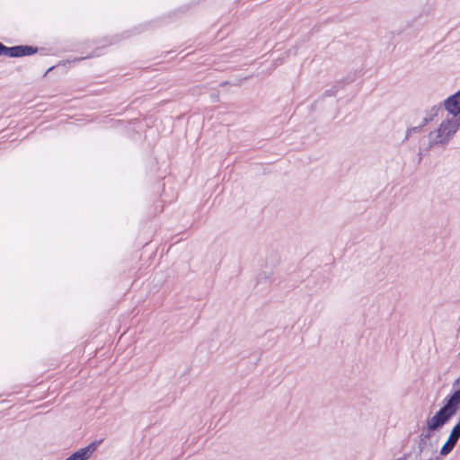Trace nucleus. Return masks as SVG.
<instances>
[{
  "label": "nucleus",
  "mask_w": 460,
  "mask_h": 460,
  "mask_svg": "<svg viewBox=\"0 0 460 460\" xmlns=\"http://www.w3.org/2000/svg\"><path fill=\"white\" fill-rule=\"evenodd\" d=\"M443 106L448 115L460 118V90L445 99Z\"/></svg>",
  "instance_id": "39448f33"
},
{
  "label": "nucleus",
  "mask_w": 460,
  "mask_h": 460,
  "mask_svg": "<svg viewBox=\"0 0 460 460\" xmlns=\"http://www.w3.org/2000/svg\"><path fill=\"white\" fill-rule=\"evenodd\" d=\"M424 126H422V122L419 126L411 127L406 130V136L405 138L408 139L412 134L420 132L421 128Z\"/></svg>",
  "instance_id": "1a4fd4ad"
},
{
  "label": "nucleus",
  "mask_w": 460,
  "mask_h": 460,
  "mask_svg": "<svg viewBox=\"0 0 460 460\" xmlns=\"http://www.w3.org/2000/svg\"><path fill=\"white\" fill-rule=\"evenodd\" d=\"M407 458H408V455H403L402 456H401L395 460H407Z\"/></svg>",
  "instance_id": "9d476101"
},
{
  "label": "nucleus",
  "mask_w": 460,
  "mask_h": 460,
  "mask_svg": "<svg viewBox=\"0 0 460 460\" xmlns=\"http://www.w3.org/2000/svg\"><path fill=\"white\" fill-rule=\"evenodd\" d=\"M448 438L457 443L460 438V421L453 427Z\"/></svg>",
  "instance_id": "6e6552de"
},
{
  "label": "nucleus",
  "mask_w": 460,
  "mask_h": 460,
  "mask_svg": "<svg viewBox=\"0 0 460 460\" xmlns=\"http://www.w3.org/2000/svg\"><path fill=\"white\" fill-rule=\"evenodd\" d=\"M460 407V389L445 398V404L434 416L426 420L427 429L433 432L440 429Z\"/></svg>",
  "instance_id": "f03ea898"
},
{
  "label": "nucleus",
  "mask_w": 460,
  "mask_h": 460,
  "mask_svg": "<svg viewBox=\"0 0 460 460\" xmlns=\"http://www.w3.org/2000/svg\"><path fill=\"white\" fill-rule=\"evenodd\" d=\"M37 49L30 46L6 47L0 42V56L19 58L35 54Z\"/></svg>",
  "instance_id": "20e7f679"
},
{
  "label": "nucleus",
  "mask_w": 460,
  "mask_h": 460,
  "mask_svg": "<svg viewBox=\"0 0 460 460\" xmlns=\"http://www.w3.org/2000/svg\"><path fill=\"white\" fill-rule=\"evenodd\" d=\"M460 128V118L448 115L440 122L438 128L431 130L428 136L426 150L437 147H446L454 138Z\"/></svg>",
  "instance_id": "f257e3e1"
},
{
  "label": "nucleus",
  "mask_w": 460,
  "mask_h": 460,
  "mask_svg": "<svg viewBox=\"0 0 460 460\" xmlns=\"http://www.w3.org/2000/svg\"><path fill=\"white\" fill-rule=\"evenodd\" d=\"M420 460H439L438 457H427V458H422Z\"/></svg>",
  "instance_id": "9b49d317"
},
{
  "label": "nucleus",
  "mask_w": 460,
  "mask_h": 460,
  "mask_svg": "<svg viewBox=\"0 0 460 460\" xmlns=\"http://www.w3.org/2000/svg\"><path fill=\"white\" fill-rule=\"evenodd\" d=\"M437 449L431 441L429 433H421L418 440V453L421 457H436Z\"/></svg>",
  "instance_id": "7ed1b4c3"
},
{
  "label": "nucleus",
  "mask_w": 460,
  "mask_h": 460,
  "mask_svg": "<svg viewBox=\"0 0 460 460\" xmlns=\"http://www.w3.org/2000/svg\"><path fill=\"white\" fill-rule=\"evenodd\" d=\"M438 108L433 107L429 112H427L426 116L422 119V126H426L430 123L434 118L438 115Z\"/></svg>",
  "instance_id": "0eeeda50"
},
{
  "label": "nucleus",
  "mask_w": 460,
  "mask_h": 460,
  "mask_svg": "<svg viewBox=\"0 0 460 460\" xmlns=\"http://www.w3.org/2000/svg\"><path fill=\"white\" fill-rule=\"evenodd\" d=\"M456 442H455L454 440H451L449 438H447V440L446 441V443L442 446V447L440 448V451H439V454L440 456H447L448 454L451 453V451L454 449V447H456Z\"/></svg>",
  "instance_id": "423d86ee"
}]
</instances>
